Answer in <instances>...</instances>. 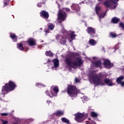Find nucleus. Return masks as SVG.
<instances>
[{
  "label": "nucleus",
  "instance_id": "09e8293b",
  "mask_svg": "<svg viewBox=\"0 0 124 124\" xmlns=\"http://www.w3.org/2000/svg\"><path fill=\"white\" fill-rule=\"evenodd\" d=\"M51 123V122H49V124H50Z\"/></svg>",
  "mask_w": 124,
  "mask_h": 124
},
{
  "label": "nucleus",
  "instance_id": "7ed1b4c3",
  "mask_svg": "<svg viewBox=\"0 0 124 124\" xmlns=\"http://www.w3.org/2000/svg\"><path fill=\"white\" fill-rule=\"evenodd\" d=\"M15 88H16V84L11 81H10L8 83H6L5 86L2 88V94H1L2 97H4V94L13 91Z\"/></svg>",
  "mask_w": 124,
  "mask_h": 124
},
{
  "label": "nucleus",
  "instance_id": "5701e85b",
  "mask_svg": "<svg viewBox=\"0 0 124 124\" xmlns=\"http://www.w3.org/2000/svg\"><path fill=\"white\" fill-rule=\"evenodd\" d=\"M89 42L92 46H94L95 45H96V41L93 39H90Z\"/></svg>",
  "mask_w": 124,
  "mask_h": 124
},
{
  "label": "nucleus",
  "instance_id": "72a5a7b5",
  "mask_svg": "<svg viewBox=\"0 0 124 124\" xmlns=\"http://www.w3.org/2000/svg\"><path fill=\"white\" fill-rule=\"evenodd\" d=\"M45 3H44V2H43L42 3H38L37 4V6H38V7H41V4H45Z\"/></svg>",
  "mask_w": 124,
  "mask_h": 124
},
{
  "label": "nucleus",
  "instance_id": "6e6552de",
  "mask_svg": "<svg viewBox=\"0 0 124 124\" xmlns=\"http://www.w3.org/2000/svg\"><path fill=\"white\" fill-rule=\"evenodd\" d=\"M46 95H48L50 97H53V96H57L58 93H59V87L55 86L53 88V90H50L51 94H49L48 91H46Z\"/></svg>",
  "mask_w": 124,
  "mask_h": 124
},
{
  "label": "nucleus",
  "instance_id": "f257e3e1",
  "mask_svg": "<svg viewBox=\"0 0 124 124\" xmlns=\"http://www.w3.org/2000/svg\"><path fill=\"white\" fill-rule=\"evenodd\" d=\"M75 56L74 53H70L69 55L65 58L64 62L66 65V67L68 68L69 71H71L72 68L75 69L76 66H81L83 64V60L80 57H77L75 61L72 58Z\"/></svg>",
  "mask_w": 124,
  "mask_h": 124
},
{
  "label": "nucleus",
  "instance_id": "412c9836",
  "mask_svg": "<svg viewBox=\"0 0 124 124\" xmlns=\"http://www.w3.org/2000/svg\"><path fill=\"white\" fill-rule=\"evenodd\" d=\"M53 63L54 64V66L52 67V69H54L55 67H58V66H59V60L54 59L53 61Z\"/></svg>",
  "mask_w": 124,
  "mask_h": 124
},
{
  "label": "nucleus",
  "instance_id": "6ab92c4d",
  "mask_svg": "<svg viewBox=\"0 0 124 124\" xmlns=\"http://www.w3.org/2000/svg\"><path fill=\"white\" fill-rule=\"evenodd\" d=\"M41 15L43 17L46 18V19H48V18H49V14L46 11H43L42 12Z\"/></svg>",
  "mask_w": 124,
  "mask_h": 124
},
{
  "label": "nucleus",
  "instance_id": "aec40b11",
  "mask_svg": "<svg viewBox=\"0 0 124 124\" xmlns=\"http://www.w3.org/2000/svg\"><path fill=\"white\" fill-rule=\"evenodd\" d=\"M10 37L14 42H16V41H17V36H16L15 34L10 33Z\"/></svg>",
  "mask_w": 124,
  "mask_h": 124
},
{
  "label": "nucleus",
  "instance_id": "58836bf2",
  "mask_svg": "<svg viewBox=\"0 0 124 124\" xmlns=\"http://www.w3.org/2000/svg\"><path fill=\"white\" fill-rule=\"evenodd\" d=\"M46 103H47V104H48V105H49V104L51 103V101H50V100L46 101Z\"/></svg>",
  "mask_w": 124,
  "mask_h": 124
},
{
  "label": "nucleus",
  "instance_id": "7c9ffc66",
  "mask_svg": "<svg viewBox=\"0 0 124 124\" xmlns=\"http://www.w3.org/2000/svg\"><path fill=\"white\" fill-rule=\"evenodd\" d=\"M110 36H111V37H112L113 38H114V37H116V36H117V35H116L115 33L111 32L110 33Z\"/></svg>",
  "mask_w": 124,
  "mask_h": 124
},
{
  "label": "nucleus",
  "instance_id": "f704fd0d",
  "mask_svg": "<svg viewBox=\"0 0 124 124\" xmlns=\"http://www.w3.org/2000/svg\"><path fill=\"white\" fill-rule=\"evenodd\" d=\"M1 122L3 123L2 124H8V122L7 121H4L3 120H1Z\"/></svg>",
  "mask_w": 124,
  "mask_h": 124
},
{
  "label": "nucleus",
  "instance_id": "1a4fd4ad",
  "mask_svg": "<svg viewBox=\"0 0 124 124\" xmlns=\"http://www.w3.org/2000/svg\"><path fill=\"white\" fill-rule=\"evenodd\" d=\"M88 114L85 115L83 113H78L76 116V121L78 123H81L85 120Z\"/></svg>",
  "mask_w": 124,
  "mask_h": 124
},
{
  "label": "nucleus",
  "instance_id": "c9c22d12",
  "mask_svg": "<svg viewBox=\"0 0 124 124\" xmlns=\"http://www.w3.org/2000/svg\"><path fill=\"white\" fill-rule=\"evenodd\" d=\"M38 86H43V87H45V86L41 83H37L36 84V86L37 87Z\"/></svg>",
  "mask_w": 124,
  "mask_h": 124
},
{
  "label": "nucleus",
  "instance_id": "ddd939ff",
  "mask_svg": "<svg viewBox=\"0 0 124 124\" xmlns=\"http://www.w3.org/2000/svg\"><path fill=\"white\" fill-rule=\"evenodd\" d=\"M123 79H124V76H121L119 77L116 79V83L119 85H121L123 87L124 86V81H123Z\"/></svg>",
  "mask_w": 124,
  "mask_h": 124
},
{
  "label": "nucleus",
  "instance_id": "2eb2a0df",
  "mask_svg": "<svg viewBox=\"0 0 124 124\" xmlns=\"http://www.w3.org/2000/svg\"><path fill=\"white\" fill-rule=\"evenodd\" d=\"M71 8L73 10H75L77 13H78L79 11H80V7L78 4H73L72 5Z\"/></svg>",
  "mask_w": 124,
  "mask_h": 124
},
{
  "label": "nucleus",
  "instance_id": "4be33fe9",
  "mask_svg": "<svg viewBox=\"0 0 124 124\" xmlns=\"http://www.w3.org/2000/svg\"><path fill=\"white\" fill-rule=\"evenodd\" d=\"M46 56L47 57H53L54 56V54L51 52V51H46L45 53Z\"/></svg>",
  "mask_w": 124,
  "mask_h": 124
},
{
  "label": "nucleus",
  "instance_id": "a18cd8bd",
  "mask_svg": "<svg viewBox=\"0 0 124 124\" xmlns=\"http://www.w3.org/2000/svg\"><path fill=\"white\" fill-rule=\"evenodd\" d=\"M41 31H42V28H40Z\"/></svg>",
  "mask_w": 124,
  "mask_h": 124
},
{
  "label": "nucleus",
  "instance_id": "9b49d317",
  "mask_svg": "<svg viewBox=\"0 0 124 124\" xmlns=\"http://www.w3.org/2000/svg\"><path fill=\"white\" fill-rule=\"evenodd\" d=\"M103 64L105 68L110 69L113 66V63H111V62H110V61L108 60H105L103 63Z\"/></svg>",
  "mask_w": 124,
  "mask_h": 124
},
{
  "label": "nucleus",
  "instance_id": "c03bdc74",
  "mask_svg": "<svg viewBox=\"0 0 124 124\" xmlns=\"http://www.w3.org/2000/svg\"><path fill=\"white\" fill-rule=\"evenodd\" d=\"M50 62V60H47V62Z\"/></svg>",
  "mask_w": 124,
  "mask_h": 124
},
{
  "label": "nucleus",
  "instance_id": "2f4dec72",
  "mask_svg": "<svg viewBox=\"0 0 124 124\" xmlns=\"http://www.w3.org/2000/svg\"><path fill=\"white\" fill-rule=\"evenodd\" d=\"M119 27H120V28H122V29H123V30H124V24L123 23H120L119 24Z\"/></svg>",
  "mask_w": 124,
  "mask_h": 124
},
{
  "label": "nucleus",
  "instance_id": "e433bc0d",
  "mask_svg": "<svg viewBox=\"0 0 124 124\" xmlns=\"http://www.w3.org/2000/svg\"><path fill=\"white\" fill-rule=\"evenodd\" d=\"M1 116H7L8 115V113H2L0 114Z\"/></svg>",
  "mask_w": 124,
  "mask_h": 124
},
{
  "label": "nucleus",
  "instance_id": "b1692460",
  "mask_svg": "<svg viewBox=\"0 0 124 124\" xmlns=\"http://www.w3.org/2000/svg\"><path fill=\"white\" fill-rule=\"evenodd\" d=\"M119 21H120V19L117 17H113L111 19V22L113 24H117Z\"/></svg>",
  "mask_w": 124,
  "mask_h": 124
},
{
  "label": "nucleus",
  "instance_id": "f03ea898",
  "mask_svg": "<svg viewBox=\"0 0 124 124\" xmlns=\"http://www.w3.org/2000/svg\"><path fill=\"white\" fill-rule=\"evenodd\" d=\"M88 77L90 80H92L95 86H98V85H104L103 81L100 80V76L97 75L95 72H91L88 75Z\"/></svg>",
  "mask_w": 124,
  "mask_h": 124
},
{
  "label": "nucleus",
  "instance_id": "bb28decb",
  "mask_svg": "<svg viewBox=\"0 0 124 124\" xmlns=\"http://www.w3.org/2000/svg\"><path fill=\"white\" fill-rule=\"evenodd\" d=\"M91 117H92V118H96V117H97V116H98V114L94 111L91 112Z\"/></svg>",
  "mask_w": 124,
  "mask_h": 124
},
{
  "label": "nucleus",
  "instance_id": "39448f33",
  "mask_svg": "<svg viewBox=\"0 0 124 124\" xmlns=\"http://www.w3.org/2000/svg\"><path fill=\"white\" fill-rule=\"evenodd\" d=\"M67 93L71 97H76V96H77V94L79 93L80 91L77 90V89L75 86L69 85L67 89Z\"/></svg>",
  "mask_w": 124,
  "mask_h": 124
},
{
  "label": "nucleus",
  "instance_id": "de8ad7c7",
  "mask_svg": "<svg viewBox=\"0 0 124 124\" xmlns=\"http://www.w3.org/2000/svg\"><path fill=\"white\" fill-rule=\"evenodd\" d=\"M104 50V48H103V50Z\"/></svg>",
  "mask_w": 124,
  "mask_h": 124
},
{
  "label": "nucleus",
  "instance_id": "9d476101",
  "mask_svg": "<svg viewBox=\"0 0 124 124\" xmlns=\"http://www.w3.org/2000/svg\"><path fill=\"white\" fill-rule=\"evenodd\" d=\"M86 31L90 35V37H94V35L95 34V29L89 27L87 28Z\"/></svg>",
  "mask_w": 124,
  "mask_h": 124
},
{
  "label": "nucleus",
  "instance_id": "c756f323",
  "mask_svg": "<svg viewBox=\"0 0 124 124\" xmlns=\"http://www.w3.org/2000/svg\"><path fill=\"white\" fill-rule=\"evenodd\" d=\"M99 18H100H100H104V17L105 16V14H102L101 15H99V14H98V15H97Z\"/></svg>",
  "mask_w": 124,
  "mask_h": 124
},
{
  "label": "nucleus",
  "instance_id": "dca6fc26",
  "mask_svg": "<svg viewBox=\"0 0 124 124\" xmlns=\"http://www.w3.org/2000/svg\"><path fill=\"white\" fill-rule=\"evenodd\" d=\"M102 63L101 62L99 61H97L96 62H93L92 63V65L93 67H101Z\"/></svg>",
  "mask_w": 124,
  "mask_h": 124
},
{
  "label": "nucleus",
  "instance_id": "79ce46f5",
  "mask_svg": "<svg viewBox=\"0 0 124 124\" xmlns=\"http://www.w3.org/2000/svg\"><path fill=\"white\" fill-rule=\"evenodd\" d=\"M83 98H84V99H86V98H87V97L86 96H84L83 97Z\"/></svg>",
  "mask_w": 124,
  "mask_h": 124
},
{
  "label": "nucleus",
  "instance_id": "c85d7f7f",
  "mask_svg": "<svg viewBox=\"0 0 124 124\" xmlns=\"http://www.w3.org/2000/svg\"><path fill=\"white\" fill-rule=\"evenodd\" d=\"M100 10V7L96 6L95 7V12L97 15H98L99 11Z\"/></svg>",
  "mask_w": 124,
  "mask_h": 124
},
{
  "label": "nucleus",
  "instance_id": "ea45409f",
  "mask_svg": "<svg viewBox=\"0 0 124 124\" xmlns=\"http://www.w3.org/2000/svg\"><path fill=\"white\" fill-rule=\"evenodd\" d=\"M29 121H31V122H32V121H34V119H33L32 118H31L29 119Z\"/></svg>",
  "mask_w": 124,
  "mask_h": 124
},
{
  "label": "nucleus",
  "instance_id": "473e14b6",
  "mask_svg": "<svg viewBox=\"0 0 124 124\" xmlns=\"http://www.w3.org/2000/svg\"><path fill=\"white\" fill-rule=\"evenodd\" d=\"M75 82L76 83H79L80 82V79L77 78H75Z\"/></svg>",
  "mask_w": 124,
  "mask_h": 124
},
{
  "label": "nucleus",
  "instance_id": "f8f14e48",
  "mask_svg": "<svg viewBox=\"0 0 124 124\" xmlns=\"http://www.w3.org/2000/svg\"><path fill=\"white\" fill-rule=\"evenodd\" d=\"M63 115V111L58 110L55 113H53L51 115L49 116V118L51 119H53V118H55V117H58L59 116H62Z\"/></svg>",
  "mask_w": 124,
  "mask_h": 124
},
{
  "label": "nucleus",
  "instance_id": "f3484780",
  "mask_svg": "<svg viewBox=\"0 0 124 124\" xmlns=\"http://www.w3.org/2000/svg\"><path fill=\"white\" fill-rule=\"evenodd\" d=\"M105 83L107 86H114V83L112 82V80L109 79H105L104 80Z\"/></svg>",
  "mask_w": 124,
  "mask_h": 124
},
{
  "label": "nucleus",
  "instance_id": "a211bd4d",
  "mask_svg": "<svg viewBox=\"0 0 124 124\" xmlns=\"http://www.w3.org/2000/svg\"><path fill=\"white\" fill-rule=\"evenodd\" d=\"M54 28H55V26L54 25H53L52 24H49L48 30H45L46 33H48L49 30H50V31H53L54 30Z\"/></svg>",
  "mask_w": 124,
  "mask_h": 124
},
{
  "label": "nucleus",
  "instance_id": "a878e982",
  "mask_svg": "<svg viewBox=\"0 0 124 124\" xmlns=\"http://www.w3.org/2000/svg\"><path fill=\"white\" fill-rule=\"evenodd\" d=\"M62 123H65V124H69V120L66 119V118L63 117L61 119Z\"/></svg>",
  "mask_w": 124,
  "mask_h": 124
},
{
  "label": "nucleus",
  "instance_id": "cd10ccee",
  "mask_svg": "<svg viewBox=\"0 0 124 124\" xmlns=\"http://www.w3.org/2000/svg\"><path fill=\"white\" fill-rule=\"evenodd\" d=\"M75 37H76V35H75L74 32H71V39L73 40V39H75Z\"/></svg>",
  "mask_w": 124,
  "mask_h": 124
},
{
  "label": "nucleus",
  "instance_id": "a19ab883",
  "mask_svg": "<svg viewBox=\"0 0 124 124\" xmlns=\"http://www.w3.org/2000/svg\"><path fill=\"white\" fill-rule=\"evenodd\" d=\"M5 5H7V2H5L4 3V6H5Z\"/></svg>",
  "mask_w": 124,
  "mask_h": 124
},
{
  "label": "nucleus",
  "instance_id": "393cba45",
  "mask_svg": "<svg viewBox=\"0 0 124 124\" xmlns=\"http://www.w3.org/2000/svg\"><path fill=\"white\" fill-rule=\"evenodd\" d=\"M17 47L18 49L21 51H23V50H24V48L23 47V44L22 43L17 44Z\"/></svg>",
  "mask_w": 124,
  "mask_h": 124
},
{
  "label": "nucleus",
  "instance_id": "49530a36",
  "mask_svg": "<svg viewBox=\"0 0 124 124\" xmlns=\"http://www.w3.org/2000/svg\"><path fill=\"white\" fill-rule=\"evenodd\" d=\"M71 41H72V40H70V42H71Z\"/></svg>",
  "mask_w": 124,
  "mask_h": 124
},
{
  "label": "nucleus",
  "instance_id": "4468645a",
  "mask_svg": "<svg viewBox=\"0 0 124 124\" xmlns=\"http://www.w3.org/2000/svg\"><path fill=\"white\" fill-rule=\"evenodd\" d=\"M28 43L30 46H35L36 45V40L33 38H30L28 40Z\"/></svg>",
  "mask_w": 124,
  "mask_h": 124
},
{
  "label": "nucleus",
  "instance_id": "423d86ee",
  "mask_svg": "<svg viewBox=\"0 0 124 124\" xmlns=\"http://www.w3.org/2000/svg\"><path fill=\"white\" fill-rule=\"evenodd\" d=\"M70 10V9L69 8H64L62 11H59L58 13V20L59 23H62L59 20H62V21H64V20H65V18L66 17V13H65V11L67 12Z\"/></svg>",
  "mask_w": 124,
  "mask_h": 124
},
{
  "label": "nucleus",
  "instance_id": "37998d69",
  "mask_svg": "<svg viewBox=\"0 0 124 124\" xmlns=\"http://www.w3.org/2000/svg\"><path fill=\"white\" fill-rule=\"evenodd\" d=\"M96 58H95V57H93V60H94V61H95V59H96Z\"/></svg>",
  "mask_w": 124,
  "mask_h": 124
},
{
  "label": "nucleus",
  "instance_id": "4c0bfd02",
  "mask_svg": "<svg viewBox=\"0 0 124 124\" xmlns=\"http://www.w3.org/2000/svg\"><path fill=\"white\" fill-rule=\"evenodd\" d=\"M114 48L115 49H118L119 48V46L118 45H115Z\"/></svg>",
  "mask_w": 124,
  "mask_h": 124
},
{
  "label": "nucleus",
  "instance_id": "20e7f679",
  "mask_svg": "<svg viewBox=\"0 0 124 124\" xmlns=\"http://www.w3.org/2000/svg\"><path fill=\"white\" fill-rule=\"evenodd\" d=\"M61 26L62 27V33H64V34L63 35L62 34L57 35L56 39L58 41L60 42L61 44H65V43H66V38H67V37L65 36V34L67 33V32L64 30V28L62 25H61Z\"/></svg>",
  "mask_w": 124,
  "mask_h": 124
},
{
  "label": "nucleus",
  "instance_id": "0eeeda50",
  "mask_svg": "<svg viewBox=\"0 0 124 124\" xmlns=\"http://www.w3.org/2000/svg\"><path fill=\"white\" fill-rule=\"evenodd\" d=\"M118 1H119V0H107L104 2V4L108 8H109L111 4H117L114 5L113 8H111V9H115L118 6Z\"/></svg>",
  "mask_w": 124,
  "mask_h": 124
}]
</instances>
